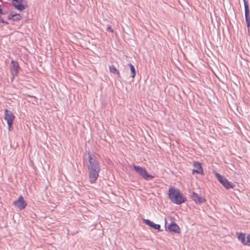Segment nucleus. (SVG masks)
<instances>
[{"instance_id":"4be33fe9","label":"nucleus","mask_w":250,"mask_h":250,"mask_svg":"<svg viewBox=\"0 0 250 250\" xmlns=\"http://www.w3.org/2000/svg\"><path fill=\"white\" fill-rule=\"evenodd\" d=\"M106 30L109 32L112 33L113 32V30L112 29L111 27L110 26H108Z\"/></svg>"},{"instance_id":"f257e3e1","label":"nucleus","mask_w":250,"mask_h":250,"mask_svg":"<svg viewBox=\"0 0 250 250\" xmlns=\"http://www.w3.org/2000/svg\"><path fill=\"white\" fill-rule=\"evenodd\" d=\"M87 156V167L88 171L89 181L91 184H93L95 183L99 177V172L101 171V167L95 155L88 152Z\"/></svg>"},{"instance_id":"2eb2a0df","label":"nucleus","mask_w":250,"mask_h":250,"mask_svg":"<svg viewBox=\"0 0 250 250\" xmlns=\"http://www.w3.org/2000/svg\"><path fill=\"white\" fill-rule=\"evenodd\" d=\"M109 71L114 74H117L118 77H120V74L119 71L117 69V68L113 65H111L109 66Z\"/></svg>"},{"instance_id":"9d476101","label":"nucleus","mask_w":250,"mask_h":250,"mask_svg":"<svg viewBox=\"0 0 250 250\" xmlns=\"http://www.w3.org/2000/svg\"><path fill=\"white\" fill-rule=\"evenodd\" d=\"M194 168L192 170V174L194 173L204 175V171L202 166V164L198 162H194L193 163Z\"/></svg>"},{"instance_id":"b1692460","label":"nucleus","mask_w":250,"mask_h":250,"mask_svg":"<svg viewBox=\"0 0 250 250\" xmlns=\"http://www.w3.org/2000/svg\"><path fill=\"white\" fill-rule=\"evenodd\" d=\"M167 221L165 220V227H166Z\"/></svg>"},{"instance_id":"aec40b11","label":"nucleus","mask_w":250,"mask_h":250,"mask_svg":"<svg viewBox=\"0 0 250 250\" xmlns=\"http://www.w3.org/2000/svg\"><path fill=\"white\" fill-rule=\"evenodd\" d=\"M8 126V130L9 131H11L13 128V123H7Z\"/></svg>"},{"instance_id":"dca6fc26","label":"nucleus","mask_w":250,"mask_h":250,"mask_svg":"<svg viewBox=\"0 0 250 250\" xmlns=\"http://www.w3.org/2000/svg\"><path fill=\"white\" fill-rule=\"evenodd\" d=\"M128 66L129 67L130 69L131 77L132 78H134L136 75V70H135V67L131 63H128Z\"/></svg>"},{"instance_id":"6ab92c4d","label":"nucleus","mask_w":250,"mask_h":250,"mask_svg":"<svg viewBox=\"0 0 250 250\" xmlns=\"http://www.w3.org/2000/svg\"><path fill=\"white\" fill-rule=\"evenodd\" d=\"M14 13L13 12H11L10 14L7 16V19L9 20H13V17H14Z\"/></svg>"},{"instance_id":"0eeeda50","label":"nucleus","mask_w":250,"mask_h":250,"mask_svg":"<svg viewBox=\"0 0 250 250\" xmlns=\"http://www.w3.org/2000/svg\"><path fill=\"white\" fill-rule=\"evenodd\" d=\"M13 6L20 11H22L26 8V1L25 0H11Z\"/></svg>"},{"instance_id":"9b49d317","label":"nucleus","mask_w":250,"mask_h":250,"mask_svg":"<svg viewBox=\"0 0 250 250\" xmlns=\"http://www.w3.org/2000/svg\"><path fill=\"white\" fill-rule=\"evenodd\" d=\"M15 119V116L12 111L6 109L4 110V119L7 123H13Z\"/></svg>"},{"instance_id":"423d86ee","label":"nucleus","mask_w":250,"mask_h":250,"mask_svg":"<svg viewBox=\"0 0 250 250\" xmlns=\"http://www.w3.org/2000/svg\"><path fill=\"white\" fill-rule=\"evenodd\" d=\"M244 4L245 16L248 31L250 28V11L249 9V2L248 0H243Z\"/></svg>"},{"instance_id":"ddd939ff","label":"nucleus","mask_w":250,"mask_h":250,"mask_svg":"<svg viewBox=\"0 0 250 250\" xmlns=\"http://www.w3.org/2000/svg\"><path fill=\"white\" fill-rule=\"evenodd\" d=\"M144 222L147 226L150 227V228L158 230L159 231H163L162 229H161V226L159 224H156L150 221L149 219H144Z\"/></svg>"},{"instance_id":"1a4fd4ad","label":"nucleus","mask_w":250,"mask_h":250,"mask_svg":"<svg viewBox=\"0 0 250 250\" xmlns=\"http://www.w3.org/2000/svg\"><path fill=\"white\" fill-rule=\"evenodd\" d=\"M191 197L192 200L195 202L196 204L201 205L204 203H205L207 200L200 196H199L197 193L193 191L191 194Z\"/></svg>"},{"instance_id":"6e6552de","label":"nucleus","mask_w":250,"mask_h":250,"mask_svg":"<svg viewBox=\"0 0 250 250\" xmlns=\"http://www.w3.org/2000/svg\"><path fill=\"white\" fill-rule=\"evenodd\" d=\"M13 204L21 210L25 208L27 206V203L24 200L22 195H21L18 199L13 202Z\"/></svg>"},{"instance_id":"a211bd4d","label":"nucleus","mask_w":250,"mask_h":250,"mask_svg":"<svg viewBox=\"0 0 250 250\" xmlns=\"http://www.w3.org/2000/svg\"><path fill=\"white\" fill-rule=\"evenodd\" d=\"M245 245L250 246V234H248L247 236V240H246V243H245Z\"/></svg>"},{"instance_id":"4468645a","label":"nucleus","mask_w":250,"mask_h":250,"mask_svg":"<svg viewBox=\"0 0 250 250\" xmlns=\"http://www.w3.org/2000/svg\"><path fill=\"white\" fill-rule=\"evenodd\" d=\"M237 238L239 241H241V242L245 245L246 243V235L245 233H237Z\"/></svg>"},{"instance_id":"5701e85b","label":"nucleus","mask_w":250,"mask_h":250,"mask_svg":"<svg viewBox=\"0 0 250 250\" xmlns=\"http://www.w3.org/2000/svg\"><path fill=\"white\" fill-rule=\"evenodd\" d=\"M0 14H5V13L3 12L2 9L1 8V5L0 4Z\"/></svg>"},{"instance_id":"7ed1b4c3","label":"nucleus","mask_w":250,"mask_h":250,"mask_svg":"<svg viewBox=\"0 0 250 250\" xmlns=\"http://www.w3.org/2000/svg\"><path fill=\"white\" fill-rule=\"evenodd\" d=\"M214 174L218 181L226 189L234 188L235 185L233 183L229 182L224 176L215 171L214 172Z\"/></svg>"},{"instance_id":"f03ea898","label":"nucleus","mask_w":250,"mask_h":250,"mask_svg":"<svg viewBox=\"0 0 250 250\" xmlns=\"http://www.w3.org/2000/svg\"><path fill=\"white\" fill-rule=\"evenodd\" d=\"M167 195L171 202L177 205H180L187 201L186 197L179 188L171 186L168 189Z\"/></svg>"},{"instance_id":"39448f33","label":"nucleus","mask_w":250,"mask_h":250,"mask_svg":"<svg viewBox=\"0 0 250 250\" xmlns=\"http://www.w3.org/2000/svg\"><path fill=\"white\" fill-rule=\"evenodd\" d=\"M20 69L21 67L18 62L16 61L12 60L10 66V73L12 75V81L18 76Z\"/></svg>"},{"instance_id":"20e7f679","label":"nucleus","mask_w":250,"mask_h":250,"mask_svg":"<svg viewBox=\"0 0 250 250\" xmlns=\"http://www.w3.org/2000/svg\"><path fill=\"white\" fill-rule=\"evenodd\" d=\"M134 169L145 180L148 181L153 179L154 176L147 173L146 168L133 165Z\"/></svg>"},{"instance_id":"f3484780","label":"nucleus","mask_w":250,"mask_h":250,"mask_svg":"<svg viewBox=\"0 0 250 250\" xmlns=\"http://www.w3.org/2000/svg\"><path fill=\"white\" fill-rule=\"evenodd\" d=\"M21 16L20 14H14L13 20L14 21H18L21 19Z\"/></svg>"},{"instance_id":"412c9836","label":"nucleus","mask_w":250,"mask_h":250,"mask_svg":"<svg viewBox=\"0 0 250 250\" xmlns=\"http://www.w3.org/2000/svg\"><path fill=\"white\" fill-rule=\"evenodd\" d=\"M0 23H4L5 24H8L9 23L7 21H4L1 17L0 16Z\"/></svg>"},{"instance_id":"f8f14e48","label":"nucleus","mask_w":250,"mask_h":250,"mask_svg":"<svg viewBox=\"0 0 250 250\" xmlns=\"http://www.w3.org/2000/svg\"><path fill=\"white\" fill-rule=\"evenodd\" d=\"M168 231L175 233H180L181 229L179 226L175 222H171L167 227Z\"/></svg>"}]
</instances>
